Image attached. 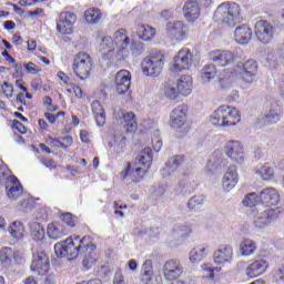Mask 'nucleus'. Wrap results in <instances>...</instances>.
Returning <instances> with one entry per match:
<instances>
[{
  "mask_svg": "<svg viewBox=\"0 0 284 284\" xmlns=\"http://www.w3.org/2000/svg\"><path fill=\"white\" fill-rule=\"evenodd\" d=\"M166 64V54L163 51H151L149 57L142 60L141 70L145 77H159Z\"/></svg>",
  "mask_w": 284,
  "mask_h": 284,
  "instance_id": "39448f33",
  "label": "nucleus"
},
{
  "mask_svg": "<svg viewBox=\"0 0 284 284\" xmlns=\"http://www.w3.org/2000/svg\"><path fill=\"white\" fill-rule=\"evenodd\" d=\"M113 284H125L123 270L121 267L115 268L114 276H113Z\"/></svg>",
  "mask_w": 284,
  "mask_h": 284,
  "instance_id": "603ef678",
  "label": "nucleus"
},
{
  "mask_svg": "<svg viewBox=\"0 0 284 284\" xmlns=\"http://www.w3.org/2000/svg\"><path fill=\"white\" fill-rule=\"evenodd\" d=\"M284 212L282 206H275V207H271L267 209L266 211H264L261 216L257 219L258 223H261L262 225H268L271 224L273 221H275L276 219H278V216Z\"/></svg>",
  "mask_w": 284,
  "mask_h": 284,
  "instance_id": "a878e982",
  "label": "nucleus"
},
{
  "mask_svg": "<svg viewBox=\"0 0 284 284\" xmlns=\"http://www.w3.org/2000/svg\"><path fill=\"white\" fill-rule=\"evenodd\" d=\"M31 88L34 91H39L41 88H43V80H41V78L33 79V81L31 82Z\"/></svg>",
  "mask_w": 284,
  "mask_h": 284,
  "instance_id": "69168bd1",
  "label": "nucleus"
},
{
  "mask_svg": "<svg viewBox=\"0 0 284 284\" xmlns=\"http://www.w3.org/2000/svg\"><path fill=\"white\" fill-rule=\"evenodd\" d=\"M71 88V90L73 91L74 95L78 98V99H82L83 97V91L81 89V87L77 83H70L69 85Z\"/></svg>",
  "mask_w": 284,
  "mask_h": 284,
  "instance_id": "052dcab7",
  "label": "nucleus"
},
{
  "mask_svg": "<svg viewBox=\"0 0 284 284\" xmlns=\"http://www.w3.org/2000/svg\"><path fill=\"white\" fill-rule=\"evenodd\" d=\"M165 33L172 41H185L189 36V27L182 21L166 22Z\"/></svg>",
  "mask_w": 284,
  "mask_h": 284,
  "instance_id": "9b49d317",
  "label": "nucleus"
},
{
  "mask_svg": "<svg viewBox=\"0 0 284 284\" xmlns=\"http://www.w3.org/2000/svg\"><path fill=\"white\" fill-rule=\"evenodd\" d=\"M95 248L97 244L92 243V236L89 235L83 237H80L79 235L69 236L65 241L53 246L58 257H69V260H75L79 256H82L84 251Z\"/></svg>",
  "mask_w": 284,
  "mask_h": 284,
  "instance_id": "f257e3e1",
  "label": "nucleus"
},
{
  "mask_svg": "<svg viewBox=\"0 0 284 284\" xmlns=\"http://www.w3.org/2000/svg\"><path fill=\"white\" fill-rule=\"evenodd\" d=\"M176 89L180 94L183 97H187L193 91V78L192 75H181L179 82H176Z\"/></svg>",
  "mask_w": 284,
  "mask_h": 284,
  "instance_id": "bb28decb",
  "label": "nucleus"
},
{
  "mask_svg": "<svg viewBox=\"0 0 284 284\" xmlns=\"http://www.w3.org/2000/svg\"><path fill=\"white\" fill-rule=\"evenodd\" d=\"M164 94L171 100H174L181 95L180 91L173 87H165Z\"/></svg>",
  "mask_w": 284,
  "mask_h": 284,
  "instance_id": "5fc2aeb1",
  "label": "nucleus"
},
{
  "mask_svg": "<svg viewBox=\"0 0 284 284\" xmlns=\"http://www.w3.org/2000/svg\"><path fill=\"white\" fill-rule=\"evenodd\" d=\"M136 34L142 41H152L155 34H158V31L149 24H139Z\"/></svg>",
  "mask_w": 284,
  "mask_h": 284,
  "instance_id": "c756f323",
  "label": "nucleus"
},
{
  "mask_svg": "<svg viewBox=\"0 0 284 284\" xmlns=\"http://www.w3.org/2000/svg\"><path fill=\"white\" fill-rule=\"evenodd\" d=\"M122 124L126 133H134L138 130L136 116L133 112L123 113Z\"/></svg>",
  "mask_w": 284,
  "mask_h": 284,
  "instance_id": "7c9ffc66",
  "label": "nucleus"
},
{
  "mask_svg": "<svg viewBox=\"0 0 284 284\" xmlns=\"http://www.w3.org/2000/svg\"><path fill=\"white\" fill-rule=\"evenodd\" d=\"M214 261L216 265H223L233 261V247L231 245H223L214 252Z\"/></svg>",
  "mask_w": 284,
  "mask_h": 284,
  "instance_id": "b1692460",
  "label": "nucleus"
},
{
  "mask_svg": "<svg viewBox=\"0 0 284 284\" xmlns=\"http://www.w3.org/2000/svg\"><path fill=\"white\" fill-rule=\"evenodd\" d=\"M189 106L186 104H181L172 110L170 116V125L174 129H180L185 125L187 119Z\"/></svg>",
  "mask_w": 284,
  "mask_h": 284,
  "instance_id": "a211bd4d",
  "label": "nucleus"
},
{
  "mask_svg": "<svg viewBox=\"0 0 284 284\" xmlns=\"http://www.w3.org/2000/svg\"><path fill=\"white\" fill-rule=\"evenodd\" d=\"M80 141H82L85 144H90V133L87 130H80Z\"/></svg>",
  "mask_w": 284,
  "mask_h": 284,
  "instance_id": "0e129e2a",
  "label": "nucleus"
},
{
  "mask_svg": "<svg viewBox=\"0 0 284 284\" xmlns=\"http://www.w3.org/2000/svg\"><path fill=\"white\" fill-rule=\"evenodd\" d=\"M201 268H202V271H204L209 274L207 280H211V281H213L215 278L214 273L221 271V267H214V266H212V264H204L201 266Z\"/></svg>",
  "mask_w": 284,
  "mask_h": 284,
  "instance_id": "09e8293b",
  "label": "nucleus"
},
{
  "mask_svg": "<svg viewBox=\"0 0 284 284\" xmlns=\"http://www.w3.org/2000/svg\"><path fill=\"white\" fill-rule=\"evenodd\" d=\"M93 115L105 114V110L98 100H94L91 104Z\"/></svg>",
  "mask_w": 284,
  "mask_h": 284,
  "instance_id": "6e6d98bb",
  "label": "nucleus"
},
{
  "mask_svg": "<svg viewBox=\"0 0 284 284\" xmlns=\"http://www.w3.org/2000/svg\"><path fill=\"white\" fill-rule=\"evenodd\" d=\"M12 128H13L14 130H17L18 133H20V134H27V132H28L27 126L23 125V124H22L21 122H19L18 120H13V121H12Z\"/></svg>",
  "mask_w": 284,
  "mask_h": 284,
  "instance_id": "13d9d810",
  "label": "nucleus"
},
{
  "mask_svg": "<svg viewBox=\"0 0 284 284\" xmlns=\"http://www.w3.org/2000/svg\"><path fill=\"white\" fill-rule=\"evenodd\" d=\"M239 183L237 166H229L223 179V189L231 192Z\"/></svg>",
  "mask_w": 284,
  "mask_h": 284,
  "instance_id": "5701e85b",
  "label": "nucleus"
},
{
  "mask_svg": "<svg viewBox=\"0 0 284 284\" xmlns=\"http://www.w3.org/2000/svg\"><path fill=\"white\" fill-rule=\"evenodd\" d=\"M16 258L14 252L11 247L0 248V264L4 267H9L12 263V260Z\"/></svg>",
  "mask_w": 284,
  "mask_h": 284,
  "instance_id": "c9c22d12",
  "label": "nucleus"
},
{
  "mask_svg": "<svg viewBox=\"0 0 284 284\" xmlns=\"http://www.w3.org/2000/svg\"><path fill=\"white\" fill-rule=\"evenodd\" d=\"M71 70H73L78 80H89L93 70V60L91 55L85 51H79L73 58Z\"/></svg>",
  "mask_w": 284,
  "mask_h": 284,
  "instance_id": "423d86ee",
  "label": "nucleus"
},
{
  "mask_svg": "<svg viewBox=\"0 0 284 284\" xmlns=\"http://www.w3.org/2000/svg\"><path fill=\"white\" fill-rule=\"evenodd\" d=\"M32 100V95L30 94V92H26L23 93H18L16 97V102L17 103H21V104H27V100Z\"/></svg>",
  "mask_w": 284,
  "mask_h": 284,
  "instance_id": "bf43d9fd",
  "label": "nucleus"
},
{
  "mask_svg": "<svg viewBox=\"0 0 284 284\" xmlns=\"http://www.w3.org/2000/svg\"><path fill=\"white\" fill-rule=\"evenodd\" d=\"M9 182L13 186L7 191V196L10 200L17 201L23 194V186L16 175L9 176Z\"/></svg>",
  "mask_w": 284,
  "mask_h": 284,
  "instance_id": "c85d7f7f",
  "label": "nucleus"
},
{
  "mask_svg": "<svg viewBox=\"0 0 284 284\" xmlns=\"http://www.w3.org/2000/svg\"><path fill=\"white\" fill-rule=\"evenodd\" d=\"M47 234L50 240L59 241L68 234H71V231L67 229L62 222H50L47 227Z\"/></svg>",
  "mask_w": 284,
  "mask_h": 284,
  "instance_id": "412c9836",
  "label": "nucleus"
},
{
  "mask_svg": "<svg viewBox=\"0 0 284 284\" xmlns=\"http://www.w3.org/2000/svg\"><path fill=\"white\" fill-rule=\"evenodd\" d=\"M258 73V62L256 60H246L243 63L236 64L231 74L235 78H240L245 82H252Z\"/></svg>",
  "mask_w": 284,
  "mask_h": 284,
  "instance_id": "6e6552de",
  "label": "nucleus"
},
{
  "mask_svg": "<svg viewBox=\"0 0 284 284\" xmlns=\"http://www.w3.org/2000/svg\"><path fill=\"white\" fill-rule=\"evenodd\" d=\"M16 88L21 90L24 93L28 92V88L26 87V82L22 79L16 80Z\"/></svg>",
  "mask_w": 284,
  "mask_h": 284,
  "instance_id": "338daca9",
  "label": "nucleus"
},
{
  "mask_svg": "<svg viewBox=\"0 0 284 284\" xmlns=\"http://www.w3.org/2000/svg\"><path fill=\"white\" fill-rule=\"evenodd\" d=\"M184 163V156L174 155L166 162V170L168 171H175L180 165Z\"/></svg>",
  "mask_w": 284,
  "mask_h": 284,
  "instance_id": "49530a36",
  "label": "nucleus"
},
{
  "mask_svg": "<svg viewBox=\"0 0 284 284\" xmlns=\"http://www.w3.org/2000/svg\"><path fill=\"white\" fill-rule=\"evenodd\" d=\"M30 270L39 276H47L44 284H54V275L50 272V260L44 251L33 253Z\"/></svg>",
  "mask_w": 284,
  "mask_h": 284,
  "instance_id": "0eeeda50",
  "label": "nucleus"
},
{
  "mask_svg": "<svg viewBox=\"0 0 284 284\" xmlns=\"http://www.w3.org/2000/svg\"><path fill=\"white\" fill-rule=\"evenodd\" d=\"M102 18L101 10L98 8H89L84 12V19L88 23L95 24L98 23Z\"/></svg>",
  "mask_w": 284,
  "mask_h": 284,
  "instance_id": "ea45409f",
  "label": "nucleus"
},
{
  "mask_svg": "<svg viewBox=\"0 0 284 284\" xmlns=\"http://www.w3.org/2000/svg\"><path fill=\"white\" fill-rule=\"evenodd\" d=\"M47 143L53 150H67V146L64 143H62L61 138L48 136Z\"/></svg>",
  "mask_w": 284,
  "mask_h": 284,
  "instance_id": "de8ad7c7",
  "label": "nucleus"
},
{
  "mask_svg": "<svg viewBox=\"0 0 284 284\" xmlns=\"http://www.w3.org/2000/svg\"><path fill=\"white\" fill-rule=\"evenodd\" d=\"M59 118L64 119L65 118V112L61 111V112H58L57 114L44 113V119H48L49 123H51V124H55V122Z\"/></svg>",
  "mask_w": 284,
  "mask_h": 284,
  "instance_id": "864d4df0",
  "label": "nucleus"
},
{
  "mask_svg": "<svg viewBox=\"0 0 284 284\" xmlns=\"http://www.w3.org/2000/svg\"><path fill=\"white\" fill-rule=\"evenodd\" d=\"M163 277L166 281L179 280L184 273V267L181 265L179 260H168L162 267Z\"/></svg>",
  "mask_w": 284,
  "mask_h": 284,
  "instance_id": "4468645a",
  "label": "nucleus"
},
{
  "mask_svg": "<svg viewBox=\"0 0 284 284\" xmlns=\"http://www.w3.org/2000/svg\"><path fill=\"white\" fill-rule=\"evenodd\" d=\"M152 162H153V155L151 150L144 149V151H141L138 164L144 166L145 169H150L152 165Z\"/></svg>",
  "mask_w": 284,
  "mask_h": 284,
  "instance_id": "a19ab883",
  "label": "nucleus"
},
{
  "mask_svg": "<svg viewBox=\"0 0 284 284\" xmlns=\"http://www.w3.org/2000/svg\"><path fill=\"white\" fill-rule=\"evenodd\" d=\"M276 32V28L272 24V22H267L265 20H261L255 22L254 26V34L257 40L263 44H268L273 41L274 34Z\"/></svg>",
  "mask_w": 284,
  "mask_h": 284,
  "instance_id": "9d476101",
  "label": "nucleus"
},
{
  "mask_svg": "<svg viewBox=\"0 0 284 284\" xmlns=\"http://www.w3.org/2000/svg\"><path fill=\"white\" fill-rule=\"evenodd\" d=\"M257 250V245L252 240H244L240 245V252L242 256H251L254 255Z\"/></svg>",
  "mask_w": 284,
  "mask_h": 284,
  "instance_id": "e433bc0d",
  "label": "nucleus"
},
{
  "mask_svg": "<svg viewBox=\"0 0 284 284\" xmlns=\"http://www.w3.org/2000/svg\"><path fill=\"white\" fill-rule=\"evenodd\" d=\"M255 174L260 175L264 181H272L275 178L274 166L270 163H264L260 169L255 170Z\"/></svg>",
  "mask_w": 284,
  "mask_h": 284,
  "instance_id": "72a5a7b5",
  "label": "nucleus"
},
{
  "mask_svg": "<svg viewBox=\"0 0 284 284\" xmlns=\"http://www.w3.org/2000/svg\"><path fill=\"white\" fill-rule=\"evenodd\" d=\"M184 19L190 23H195L197 19H201V4L195 2V0H189L183 6Z\"/></svg>",
  "mask_w": 284,
  "mask_h": 284,
  "instance_id": "4be33fe9",
  "label": "nucleus"
},
{
  "mask_svg": "<svg viewBox=\"0 0 284 284\" xmlns=\"http://www.w3.org/2000/svg\"><path fill=\"white\" fill-rule=\"evenodd\" d=\"M260 203V194L256 192H251L243 200V205L245 207H254Z\"/></svg>",
  "mask_w": 284,
  "mask_h": 284,
  "instance_id": "c03bdc74",
  "label": "nucleus"
},
{
  "mask_svg": "<svg viewBox=\"0 0 284 284\" xmlns=\"http://www.w3.org/2000/svg\"><path fill=\"white\" fill-rule=\"evenodd\" d=\"M252 38V29L247 24L237 26L234 30V41L237 44L246 45Z\"/></svg>",
  "mask_w": 284,
  "mask_h": 284,
  "instance_id": "393cba45",
  "label": "nucleus"
},
{
  "mask_svg": "<svg viewBox=\"0 0 284 284\" xmlns=\"http://www.w3.org/2000/svg\"><path fill=\"white\" fill-rule=\"evenodd\" d=\"M2 92L8 98L11 99L13 97V87L9 82H3Z\"/></svg>",
  "mask_w": 284,
  "mask_h": 284,
  "instance_id": "4d7b16f0",
  "label": "nucleus"
},
{
  "mask_svg": "<svg viewBox=\"0 0 284 284\" xmlns=\"http://www.w3.org/2000/svg\"><path fill=\"white\" fill-rule=\"evenodd\" d=\"M206 256H207V247L201 244L190 252V262L192 264H197L203 262Z\"/></svg>",
  "mask_w": 284,
  "mask_h": 284,
  "instance_id": "2f4dec72",
  "label": "nucleus"
},
{
  "mask_svg": "<svg viewBox=\"0 0 284 284\" xmlns=\"http://www.w3.org/2000/svg\"><path fill=\"white\" fill-rule=\"evenodd\" d=\"M268 267L267 260H254L245 267V276L250 280H255L263 275Z\"/></svg>",
  "mask_w": 284,
  "mask_h": 284,
  "instance_id": "6ab92c4d",
  "label": "nucleus"
},
{
  "mask_svg": "<svg viewBox=\"0 0 284 284\" xmlns=\"http://www.w3.org/2000/svg\"><path fill=\"white\" fill-rule=\"evenodd\" d=\"M204 203H205L204 195H195L189 200L187 207L189 210L196 212L202 209Z\"/></svg>",
  "mask_w": 284,
  "mask_h": 284,
  "instance_id": "37998d69",
  "label": "nucleus"
},
{
  "mask_svg": "<svg viewBox=\"0 0 284 284\" xmlns=\"http://www.w3.org/2000/svg\"><path fill=\"white\" fill-rule=\"evenodd\" d=\"M77 22V14L72 11H63L58 14L57 31L60 34H72L74 24Z\"/></svg>",
  "mask_w": 284,
  "mask_h": 284,
  "instance_id": "f8f14e48",
  "label": "nucleus"
},
{
  "mask_svg": "<svg viewBox=\"0 0 284 284\" xmlns=\"http://www.w3.org/2000/svg\"><path fill=\"white\" fill-rule=\"evenodd\" d=\"M113 41L115 47V61L122 62L130 55L138 57L144 52V44L134 41L129 37L126 29H118L114 31Z\"/></svg>",
  "mask_w": 284,
  "mask_h": 284,
  "instance_id": "f03ea898",
  "label": "nucleus"
},
{
  "mask_svg": "<svg viewBox=\"0 0 284 284\" xmlns=\"http://www.w3.org/2000/svg\"><path fill=\"white\" fill-rule=\"evenodd\" d=\"M97 250H98V246L95 245V250L88 248V251L83 252L82 265L85 271H90L99 262V255Z\"/></svg>",
  "mask_w": 284,
  "mask_h": 284,
  "instance_id": "cd10ccee",
  "label": "nucleus"
},
{
  "mask_svg": "<svg viewBox=\"0 0 284 284\" xmlns=\"http://www.w3.org/2000/svg\"><path fill=\"white\" fill-rule=\"evenodd\" d=\"M132 85V73L126 69L119 70L114 75L113 87L118 95H125Z\"/></svg>",
  "mask_w": 284,
  "mask_h": 284,
  "instance_id": "ddd939ff",
  "label": "nucleus"
},
{
  "mask_svg": "<svg viewBox=\"0 0 284 284\" xmlns=\"http://www.w3.org/2000/svg\"><path fill=\"white\" fill-rule=\"evenodd\" d=\"M201 80L205 82H210L214 80V78L219 74V70L214 64H206L204 68L201 69Z\"/></svg>",
  "mask_w": 284,
  "mask_h": 284,
  "instance_id": "4c0bfd02",
  "label": "nucleus"
},
{
  "mask_svg": "<svg viewBox=\"0 0 284 284\" xmlns=\"http://www.w3.org/2000/svg\"><path fill=\"white\" fill-rule=\"evenodd\" d=\"M193 63V53L190 49L183 48L173 57V62L170 71L179 73L186 71Z\"/></svg>",
  "mask_w": 284,
  "mask_h": 284,
  "instance_id": "1a4fd4ad",
  "label": "nucleus"
},
{
  "mask_svg": "<svg viewBox=\"0 0 284 284\" xmlns=\"http://www.w3.org/2000/svg\"><path fill=\"white\" fill-rule=\"evenodd\" d=\"M23 69H26V64H22V63H16L14 64L13 70L16 72L17 78H22Z\"/></svg>",
  "mask_w": 284,
  "mask_h": 284,
  "instance_id": "e2e57ef3",
  "label": "nucleus"
},
{
  "mask_svg": "<svg viewBox=\"0 0 284 284\" xmlns=\"http://www.w3.org/2000/svg\"><path fill=\"white\" fill-rule=\"evenodd\" d=\"M103 61H116V47L112 37H103L100 44Z\"/></svg>",
  "mask_w": 284,
  "mask_h": 284,
  "instance_id": "aec40b11",
  "label": "nucleus"
},
{
  "mask_svg": "<svg viewBox=\"0 0 284 284\" xmlns=\"http://www.w3.org/2000/svg\"><path fill=\"white\" fill-rule=\"evenodd\" d=\"M224 151L226 156L236 163H243L245 161V150L240 141L231 140L226 142Z\"/></svg>",
  "mask_w": 284,
  "mask_h": 284,
  "instance_id": "dca6fc26",
  "label": "nucleus"
},
{
  "mask_svg": "<svg viewBox=\"0 0 284 284\" xmlns=\"http://www.w3.org/2000/svg\"><path fill=\"white\" fill-rule=\"evenodd\" d=\"M210 59L217 65L225 68L236 62L239 55L227 50H215L210 52Z\"/></svg>",
  "mask_w": 284,
  "mask_h": 284,
  "instance_id": "2eb2a0df",
  "label": "nucleus"
},
{
  "mask_svg": "<svg viewBox=\"0 0 284 284\" xmlns=\"http://www.w3.org/2000/svg\"><path fill=\"white\" fill-rule=\"evenodd\" d=\"M24 71L27 74H33L37 75L41 72V68L37 65L34 62H28L24 64Z\"/></svg>",
  "mask_w": 284,
  "mask_h": 284,
  "instance_id": "8fccbe9b",
  "label": "nucleus"
},
{
  "mask_svg": "<svg viewBox=\"0 0 284 284\" xmlns=\"http://www.w3.org/2000/svg\"><path fill=\"white\" fill-rule=\"evenodd\" d=\"M282 114H283V109L282 106H276V108H273L268 111V114L264 115V123H267V124H275L277 123L278 121H281V118H282Z\"/></svg>",
  "mask_w": 284,
  "mask_h": 284,
  "instance_id": "f704fd0d",
  "label": "nucleus"
},
{
  "mask_svg": "<svg viewBox=\"0 0 284 284\" xmlns=\"http://www.w3.org/2000/svg\"><path fill=\"white\" fill-rule=\"evenodd\" d=\"M146 173V169L136 168L135 171L132 173V182H141V180L144 178Z\"/></svg>",
  "mask_w": 284,
  "mask_h": 284,
  "instance_id": "3c124183",
  "label": "nucleus"
},
{
  "mask_svg": "<svg viewBox=\"0 0 284 284\" xmlns=\"http://www.w3.org/2000/svg\"><path fill=\"white\" fill-rule=\"evenodd\" d=\"M260 204L264 207H273L276 206L278 202H281V194L274 187L263 189L260 194Z\"/></svg>",
  "mask_w": 284,
  "mask_h": 284,
  "instance_id": "f3484780",
  "label": "nucleus"
},
{
  "mask_svg": "<svg viewBox=\"0 0 284 284\" xmlns=\"http://www.w3.org/2000/svg\"><path fill=\"white\" fill-rule=\"evenodd\" d=\"M241 7L233 1H225L216 8L214 17L223 26L234 27L241 22Z\"/></svg>",
  "mask_w": 284,
  "mask_h": 284,
  "instance_id": "7ed1b4c3",
  "label": "nucleus"
},
{
  "mask_svg": "<svg viewBox=\"0 0 284 284\" xmlns=\"http://www.w3.org/2000/svg\"><path fill=\"white\" fill-rule=\"evenodd\" d=\"M9 234H11L12 239L20 241L26 236V226L22 222H12L8 229Z\"/></svg>",
  "mask_w": 284,
  "mask_h": 284,
  "instance_id": "473e14b6",
  "label": "nucleus"
},
{
  "mask_svg": "<svg viewBox=\"0 0 284 284\" xmlns=\"http://www.w3.org/2000/svg\"><path fill=\"white\" fill-rule=\"evenodd\" d=\"M142 276L146 281L145 284H152L151 281L153 278V263L151 260H145L144 264L141 267Z\"/></svg>",
  "mask_w": 284,
  "mask_h": 284,
  "instance_id": "79ce46f5",
  "label": "nucleus"
},
{
  "mask_svg": "<svg viewBox=\"0 0 284 284\" xmlns=\"http://www.w3.org/2000/svg\"><path fill=\"white\" fill-rule=\"evenodd\" d=\"M31 237L36 242L44 241V239H45V229L39 222H34L31 225Z\"/></svg>",
  "mask_w": 284,
  "mask_h": 284,
  "instance_id": "58836bf2",
  "label": "nucleus"
},
{
  "mask_svg": "<svg viewBox=\"0 0 284 284\" xmlns=\"http://www.w3.org/2000/svg\"><path fill=\"white\" fill-rule=\"evenodd\" d=\"M98 126H103L106 123L105 113L93 115Z\"/></svg>",
  "mask_w": 284,
  "mask_h": 284,
  "instance_id": "680f3d73",
  "label": "nucleus"
},
{
  "mask_svg": "<svg viewBox=\"0 0 284 284\" xmlns=\"http://www.w3.org/2000/svg\"><path fill=\"white\" fill-rule=\"evenodd\" d=\"M61 224L67 225L70 229H73L77 226V217L72 213H61L60 215Z\"/></svg>",
  "mask_w": 284,
  "mask_h": 284,
  "instance_id": "a18cd8bd",
  "label": "nucleus"
},
{
  "mask_svg": "<svg viewBox=\"0 0 284 284\" xmlns=\"http://www.w3.org/2000/svg\"><path fill=\"white\" fill-rule=\"evenodd\" d=\"M42 164L47 168L57 169L55 161L53 159H43Z\"/></svg>",
  "mask_w": 284,
  "mask_h": 284,
  "instance_id": "774afa93",
  "label": "nucleus"
},
{
  "mask_svg": "<svg viewBox=\"0 0 284 284\" xmlns=\"http://www.w3.org/2000/svg\"><path fill=\"white\" fill-rule=\"evenodd\" d=\"M241 122V113L234 106H219L211 115V124L219 128H230Z\"/></svg>",
  "mask_w": 284,
  "mask_h": 284,
  "instance_id": "20e7f679",
  "label": "nucleus"
}]
</instances>
